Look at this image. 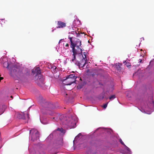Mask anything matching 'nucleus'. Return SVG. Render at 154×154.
Wrapping results in <instances>:
<instances>
[{"mask_svg":"<svg viewBox=\"0 0 154 154\" xmlns=\"http://www.w3.org/2000/svg\"><path fill=\"white\" fill-rule=\"evenodd\" d=\"M10 75L15 78L20 79L25 77L26 74L16 66H12L9 69Z\"/></svg>","mask_w":154,"mask_h":154,"instance_id":"nucleus-1","label":"nucleus"},{"mask_svg":"<svg viewBox=\"0 0 154 154\" xmlns=\"http://www.w3.org/2000/svg\"><path fill=\"white\" fill-rule=\"evenodd\" d=\"M62 40V39H61L60 40L59 42V43L60 42V41Z\"/></svg>","mask_w":154,"mask_h":154,"instance_id":"nucleus-27","label":"nucleus"},{"mask_svg":"<svg viewBox=\"0 0 154 154\" xmlns=\"http://www.w3.org/2000/svg\"><path fill=\"white\" fill-rule=\"evenodd\" d=\"M83 55L84 56V57L82 55V58L84 59V61H85V60H87L86 56L87 55V53L86 52H84L83 53Z\"/></svg>","mask_w":154,"mask_h":154,"instance_id":"nucleus-13","label":"nucleus"},{"mask_svg":"<svg viewBox=\"0 0 154 154\" xmlns=\"http://www.w3.org/2000/svg\"><path fill=\"white\" fill-rule=\"evenodd\" d=\"M123 63H125L127 67L130 66V63L128 62H126L125 60L123 62Z\"/></svg>","mask_w":154,"mask_h":154,"instance_id":"nucleus-17","label":"nucleus"},{"mask_svg":"<svg viewBox=\"0 0 154 154\" xmlns=\"http://www.w3.org/2000/svg\"><path fill=\"white\" fill-rule=\"evenodd\" d=\"M116 98L115 95H113L109 97V99L110 100H113Z\"/></svg>","mask_w":154,"mask_h":154,"instance_id":"nucleus-16","label":"nucleus"},{"mask_svg":"<svg viewBox=\"0 0 154 154\" xmlns=\"http://www.w3.org/2000/svg\"><path fill=\"white\" fill-rule=\"evenodd\" d=\"M64 124L67 125L70 128L75 127L76 124V121L74 118L69 117L65 121Z\"/></svg>","mask_w":154,"mask_h":154,"instance_id":"nucleus-5","label":"nucleus"},{"mask_svg":"<svg viewBox=\"0 0 154 154\" xmlns=\"http://www.w3.org/2000/svg\"><path fill=\"white\" fill-rule=\"evenodd\" d=\"M141 56H142V57H144V55H143L142 56V55H141Z\"/></svg>","mask_w":154,"mask_h":154,"instance_id":"nucleus-29","label":"nucleus"},{"mask_svg":"<svg viewBox=\"0 0 154 154\" xmlns=\"http://www.w3.org/2000/svg\"><path fill=\"white\" fill-rule=\"evenodd\" d=\"M139 62L140 63H141L142 62V59H139Z\"/></svg>","mask_w":154,"mask_h":154,"instance_id":"nucleus-23","label":"nucleus"},{"mask_svg":"<svg viewBox=\"0 0 154 154\" xmlns=\"http://www.w3.org/2000/svg\"><path fill=\"white\" fill-rule=\"evenodd\" d=\"M29 133L32 137V140H34L39 138V134L38 131L36 130L32 129L30 130Z\"/></svg>","mask_w":154,"mask_h":154,"instance_id":"nucleus-6","label":"nucleus"},{"mask_svg":"<svg viewBox=\"0 0 154 154\" xmlns=\"http://www.w3.org/2000/svg\"><path fill=\"white\" fill-rule=\"evenodd\" d=\"M119 142L121 143V144L125 146H126V145H125V144H124V142H123V141H122V140L121 139H120L119 140Z\"/></svg>","mask_w":154,"mask_h":154,"instance_id":"nucleus-18","label":"nucleus"},{"mask_svg":"<svg viewBox=\"0 0 154 154\" xmlns=\"http://www.w3.org/2000/svg\"><path fill=\"white\" fill-rule=\"evenodd\" d=\"M32 73H36V75L35 76V82L39 86H42L44 85V82L43 78L40 75L41 70L39 67L35 68L32 70Z\"/></svg>","mask_w":154,"mask_h":154,"instance_id":"nucleus-2","label":"nucleus"},{"mask_svg":"<svg viewBox=\"0 0 154 154\" xmlns=\"http://www.w3.org/2000/svg\"><path fill=\"white\" fill-rule=\"evenodd\" d=\"M84 59L82 58V60H81L80 62L81 63H82L83 64L82 66H81L82 67H83L85 66V65L87 63V60H85V61H84Z\"/></svg>","mask_w":154,"mask_h":154,"instance_id":"nucleus-11","label":"nucleus"},{"mask_svg":"<svg viewBox=\"0 0 154 154\" xmlns=\"http://www.w3.org/2000/svg\"><path fill=\"white\" fill-rule=\"evenodd\" d=\"M11 98H13V97H12V96H11Z\"/></svg>","mask_w":154,"mask_h":154,"instance_id":"nucleus-28","label":"nucleus"},{"mask_svg":"<svg viewBox=\"0 0 154 154\" xmlns=\"http://www.w3.org/2000/svg\"><path fill=\"white\" fill-rule=\"evenodd\" d=\"M9 65L8 64V63L7 62H5L3 64V66L7 68L8 69H9Z\"/></svg>","mask_w":154,"mask_h":154,"instance_id":"nucleus-14","label":"nucleus"},{"mask_svg":"<svg viewBox=\"0 0 154 154\" xmlns=\"http://www.w3.org/2000/svg\"><path fill=\"white\" fill-rule=\"evenodd\" d=\"M122 65V64L121 63H116L113 66V67L118 71L120 72L122 69L121 67Z\"/></svg>","mask_w":154,"mask_h":154,"instance_id":"nucleus-9","label":"nucleus"},{"mask_svg":"<svg viewBox=\"0 0 154 154\" xmlns=\"http://www.w3.org/2000/svg\"><path fill=\"white\" fill-rule=\"evenodd\" d=\"M27 117L29 119V114H27Z\"/></svg>","mask_w":154,"mask_h":154,"instance_id":"nucleus-25","label":"nucleus"},{"mask_svg":"<svg viewBox=\"0 0 154 154\" xmlns=\"http://www.w3.org/2000/svg\"><path fill=\"white\" fill-rule=\"evenodd\" d=\"M72 48V52L73 53L72 55L73 56V57L72 59V61L74 62L75 60L76 59V55L77 54H81L82 55V50L81 48L80 47H75V46L73 45L70 47Z\"/></svg>","mask_w":154,"mask_h":154,"instance_id":"nucleus-4","label":"nucleus"},{"mask_svg":"<svg viewBox=\"0 0 154 154\" xmlns=\"http://www.w3.org/2000/svg\"><path fill=\"white\" fill-rule=\"evenodd\" d=\"M126 148V149H127V150H128V151H130V149L128 148L127 146H125Z\"/></svg>","mask_w":154,"mask_h":154,"instance_id":"nucleus-22","label":"nucleus"},{"mask_svg":"<svg viewBox=\"0 0 154 154\" xmlns=\"http://www.w3.org/2000/svg\"><path fill=\"white\" fill-rule=\"evenodd\" d=\"M3 112H4L3 111H2V112L0 111V115L2 114Z\"/></svg>","mask_w":154,"mask_h":154,"instance_id":"nucleus-24","label":"nucleus"},{"mask_svg":"<svg viewBox=\"0 0 154 154\" xmlns=\"http://www.w3.org/2000/svg\"><path fill=\"white\" fill-rule=\"evenodd\" d=\"M108 103H106L103 106L104 108L105 109L107 106Z\"/></svg>","mask_w":154,"mask_h":154,"instance_id":"nucleus-19","label":"nucleus"},{"mask_svg":"<svg viewBox=\"0 0 154 154\" xmlns=\"http://www.w3.org/2000/svg\"><path fill=\"white\" fill-rule=\"evenodd\" d=\"M65 46L67 48V49L68 48H69V45L68 44V43H67L65 45Z\"/></svg>","mask_w":154,"mask_h":154,"instance_id":"nucleus-21","label":"nucleus"},{"mask_svg":"<svg viewBox=\"0 0 154 154\" xmlns=\"http://www.w3.org/2000/svg\"><path fill=\"white\" fill-rule=\"evenodd\" d=\"M81 135V134H79L78 135V136H79Z\"/></svg>","mask_w":154,"mask_h":154,"instance_id":"nucleus-26","label":"nucleus"},{"mask_svg":"<svg viewBox=\"0 0 154 154\" xmlns=\"http://www.w3.org/2000/svg\"><path fill=\"white\" fill-rule=\"evenodd\" d=\"M74 62L73 63H75V64L77 66H79V67L81 66H82L83 64L82 63H81L80 62H79V61H76L75 60Z\"/></svg>","mask_w":154,"mask_h":154,"instance_id":"nucleus-12","label":"nucleus"},{"mask_svg":"<svg viewBox=\"0 0 154 154\" xmlns=\"http://www.w3.org/2000/svg\"><path fill=\"white\" fill-rule=\"evenodd\" d=\"M70 40V42H71V45H70V47L72 46V45H73V42H72V37H69V38Z\"/></svg>","mask_w":154,"mask_h":154,"instance_id":"nucleus-15","label":"nucleus"},{"mask_svg":"<svg viewBox=\"0 0 154 154\" xmlns=\"http://www.w3.org/2000/svg\"><path fill=\"white\" fill-rule=\"evenodd\" d=\"M81 45V41L78 39H76V41L73 43V45L75 47L82 48Z\"/></svg>","mask_w":154,"mask_h":154,"instance_id":"nucleus-8","label":"nucleus"},{"mask_svg":"<svg viewBox=\"0 0 154 154\" xmlns=\"http://www.w3.org/2000/svg\"><path fill=\"white\" fill-rule=\"evenodd\" d=\"M44 106L45 108H48L50 109H54L53 105L48 102H46L44 104Z\"/></svg>","mask_w":154,"mask_h":154,"instance_id":"nucleus-10","label":"nucleus"},{"mask_svg":"<svg viewBox=\"0 0 154 154\" xmlns=\"http://www.w3.org/2000/svg\"><path fill=\"white\" fill-rule=\"evenodd\" d=\"M57 130L58 131H60L61 132H62L63 131V129L62 128L61 129H60L59 128H58L57 129Z\"/></svg>","mask_w":154,"mask_h":154,"instance_id":"nucleus-20","label":"nucleus"},{"mask_svg":"<svg viewBox=\"0 0 154 154\" xmlns=\"http://www.w3.org/2000/svg\"><path fill=\"white\" fill-rule=\"evenodd\" d=\"M76 77L74 74H70L68 75L63 81V83L66 85H70L76 81Z\"/></svg>","mask_w":154,"mask_h":154,"instance_id":"nucleus-3","label":"nucleus"},{"mask_svg":"<svg viewBox=\"0 0 154 154\" xmlns=\"http://www.w3.org/2000/svg\"><path fill=\"white\" fill-rule=\"evenodd\" d=\"M57 28H63L66 26V23L60 21H58L57 22Z\"/></svg>","mask_w":154,"mask_h":154,"instance_id":"nucleus-7","label":"nucleus"}]
</instances>
